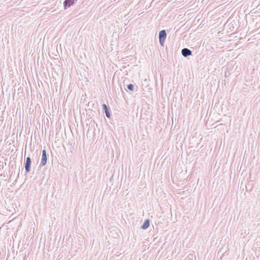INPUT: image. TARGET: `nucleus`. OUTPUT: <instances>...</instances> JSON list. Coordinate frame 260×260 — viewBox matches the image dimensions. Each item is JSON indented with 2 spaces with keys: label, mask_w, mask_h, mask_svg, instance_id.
<instances>
[{
  "label": "nucleus",
  "mask_w": 260,
  "mask_h": 260,
  "mask_svg": "<svg viewBox=\"0 0 260 260\" xmlns=\"http://www.w3.org/2000/svg\"><path fill=\"white\" fill-rule=\"evenodd\" d=\"M159 41L161 46H164L165 40L167 37V33L165 30L163 29L159 32Z\"/></svg>",
  "instance_id": "nucleus-1"
},
{
  "label": "nucleus",
  "mask_w": 260,
  "mask_h": 260,
  "mask_svg": "<svg viewBox=\"0 0 260 260\" xmlns=\"http://www.w3.org/2000/svg\"><path fill=\"white\" fill-rule=\"evenodd\" d=\"M47 152L45 149H43L42 151V159L40 166L43 167L45 166L47 163Z\"/></svg>",
  "instance_id": "nucleus-2"
},
{
  "label": "nucleus",
  "mask_w": 260,
  "mask_h": 260,
  "mask_svg": "<svg viewBox=\"0 0 260 260\" xmlns=\"http://www.w3.org/2000/svg\"><path fill=\"white\" fill-rule=\"evenodd\" d=\"M31 160L30 157H27L26 161L24 164L25 170L26 173H29L30 171Z\"/></svg>",
  "instance_id": "nucleus-3"
},
{
  "label": "nucleus",
  "mask_w": 260,
  "mask_h": 260,
  "mask_svg": "<svg viewBox=\"0 0 260 260\" xmlns=\"http://www.w3.org/2000/svg\"><path fill=\"white\" fill-rule=\"evenodd\" d=\"M77 0H65L63 3L64 9H67L71 6L73 5Z\"/></svg>",
  "instance_id": "nucleus-4"
},
{
  "label": "nucleus",
  "mask_w": 260,
  "mask_h": 260,
  "mask_svg": "<svg viewBox=\"0 0 260 260\" xmlns=\"http://www.w3.org/2000/svg\"><path fill=\"white\" fill-rule=\"evenodd\" d=\"M181 54L184 57H187L192 54V52L190 49L185 48L182 49Z\"/></svg>",
  "instance_id": "nucleus-5"
},
{
  "label": "nucleus",
  "mask_w": 260,
  "mask_h": 260,
  "mask_svg": "<svg viewBox=\"0 0 260 260\" xmlns=\"http://www.w3.org/2000/svg\"><path fill=\"white\" fill-rule=\"evenodd\" d=\"M103 110L105 111V114L106 116L108 118H110V113L108 109V106L106 105V104H104L102 106Z\"/></svg>",
  "instance_id": "nucleus-6"
},
{
  "label": "nucleus",
  "mask_w": 260,
  "mask_h": 260,
  "mask_svg": "<svg viewBox=\"0 0 260 260\" xmlns=\"http://www.w3.org/2000/svg\"><path fill=\"white\" fill-rule=\"evenodd\" d=\"M149 225H150V221H149V220L148 219H146V220L144 221V223H143V224L142 225V227H141V228H142L143 229H144V230H145V229H147V228L149 227Z\"/></svg>",
  "instance_id": "nucleus-7"
},
{
  "label": "nucleus",
  "mask_w": 260,
  "mask_h": 260,
  "mask_svg": "<svg viewBox=\"0 0 260 260\" xmlns=\"http://www.w3.org/2000/svg\"><path fill=\"white\" fill-rule=\"evenodd\" d=\"M127 88L131 91H133L134 89V86L132 84H129L127 85Z\"/></svg>",
  "instance_id": "nucleus-8"
}]
</instances>
